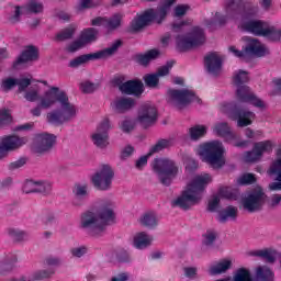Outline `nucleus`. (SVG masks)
I'll return each instance as SVG.
<instances>
[{
	"mask_svg": "<svg viewBox=\"0 0 281 281\" xmlns=\"http://www.w3.org/2000/svg\"><path fill=\"white\" fill-rule=\"evenodd\" d=\"M204 65L212 76H218L223 69V58L218 53H210L204 57Z\"/></svg>",
	"mask_w": 281,
	"mask_h": 281,
	"instance_id": "412c9836",
	"label": "nucleus"
},
{
	"mask_svg": "<svg viewBox=\"0 0 281 281\" xmlns=\"http://www.w3.org/2000/svg\"><path fill=\"white\" fill-rule=\"evenodd\" d=\"M111 128V122L109 119H104L97 127V133L92 134V143L97 148H106L109 146V130Z\"/></svg>",
	"mask_w": 281,
	"mask_h": 281,
	"instance_id": "dca6fc26",
	"label": "nucleus"
},
{
	"mask_svg": "<svg viewBox=\"0 0 281 281\" xmlns=\"http://www.w3.org/2000/svg\"><path fill=\"white\" fill-rule=\"evenodd\" d=\"M113 82L119 87L122 93H125V95H135V98H140L142 93H144V82L139 79H133L124 82V77H115Z\"/></svg>",
	"mask_w": 281,
	"mask_h": 281,
	"instance_id": "9b49d317",
	"label": "nucleus"
},
{
	"mask_svg": "<svg viewBox=\"0 0 281 281\" xmlns=\"http://www.w3.org/2000/svg\"><path fill=\"white\" fill-rule=\"evenodd\" d=\"M9 236L12 238V240H14V243H21V240H25V236L27 235L23 231L10 228Z\"/></svg>",
	"mask_w": 281,
	"mask_h": 281,
	"instance_id": "de8ad7c7",
	"label": "nucleus"
},
{
	"mask_svg": "<svg viewBox=\"0 0 281 281\" xmlns=\"http://www.w3.org/2000/svg\"><path fill=\"white\" fill-rule=\"evenodd\" d=\"M159 56V50L158 49H150L145 54H137L135 56L136 63L138 65H142L143 67H148V64L150 60H155Z\"/></svg>",
	"mask_w": 281,
	"mask_h": 281,
	"instance_id": "7c9ffc66",
	"label": "nucleus"
},
{
	"mask_svg": "<svg viewBox=\"0 0 281 281\" xmlns=\"http://www.w3.org/2000/svg\"><path fill=\"white\" fill-rule=\"evenodd\" d=\"M175 63L168 61L167 65L158 68L156 76L161 77V76H168L170 74V69H172Z\"/></svg>",
	"mask_w": 281,
	"mask_h": 281,
	"instance_id": "13d9d810",
	"label": "nucleus"
},
{
	"mask_svg": "<svg viewBox=\"0 0 281 281\" xmlns=\"http://www.w3.org/2000/svg\"><path fill=\"white\" fill-rule=\"evenodd\" d=\"M122 45H124V42H122V40H116L112 43L110 47L101 49L97 53L80 55L71 59L69 63V67H71L72 69H77V67L89 63V60H100L102 58H109L111 56H114V54H117V50L120 49V47H122Z\"/></svg>",
	"mask_w": 281,
	"mask_h": 281,
	"instance_id": "6e6552de",
	"label": "nucleus"
},
{
	"mask_svg": "<svg viewBox=\"0 0 281 281\" xmlns=\"http://www.w3.org/2000/svg\"><path fill=\"white\" fill-rule=\"evenodd\" d=\"M74 200L72 205L79 207L85 204V199L89 196V186L87 184H75L72 189Z\"/></svg>",
	"mask_w": 281,
	"mask_h": 281,
	"instance_id": "393cba45",
	"label": "nucleus"
},
{
	"mask_svg": "<svg viewBox=\"0 0 281 281\" xmlns=\"http://www.w3.org/2000/svg\"><path fill=\"white\" fill-rule=\"evenodd\" d=\"M111 106L114 113H126L135 106V99L120 97L111 103Z\"/></svg>",
	"mask_w": 281,
	"mask_h": 281,
	"instance_id": "b1692460",
	"label": "nucleus"
},
{
	"mask_svg": "<svg viewBox=\"0 0 281 281\" xmlns=\"http://www.w3.org/2000/svg\"><path fill=\"white\" fill-rule=\"evenodd\" d=\"M82 47H85L83 42L80 40H77L75 42H72L69 46H68V52H78V49H82Z\"/></svg>",
	"mask_w": 281,
	"mask_h": 281,
	"instance_id": "0e129e2a",
	"label": "nucleus"
},
{
	"mask_svg": "<svg viewBox=\"0 0 281 281\" xmlns=\"http://www.w3.org/2000/svg\"><path fill=\"white\" fill-rule=\"evenodd\" d=\"M246 56H258L259 58L267 54V48L262 46L260 41L252 38L245 47Z\"/></svg>",
	"mask_w": 281,
	"mask_h": 281,
	"instance_id": "a878e982",
	"label": "nucleus"
},
{
	"mask_svg": "<svg viewBox=\"0 0 281 281\" xmlns=\"http://www.w3.org/2000/svg\"><path fill=\"white\" fill-rule=\"evenodd\" d=\"M256 114L251 111H246L240 108V105L235 104L231 110V120H237V126L244 128V126H250L251 119L255 117Z\"/></svg>",
	"mask_w": 281,
	"mask_h": 281,
	"instance_id": "6ab92c4d",
	"label": "nucleus"
},
{
	"mask_svg": "<svg viewBox=\"0 0 281 281\" xmlns=\"http://www.w3.org/2000/svg\"><path fill=\"white\" fill-rule=\"evenodd\" d=\"M12 122V115L10 114V110H1L0 111V126H7Z\"/></svg>",
	"mask_w": 281,
	"mask_h": 281,
	"instance_id": "864d4df0",
	"label": "nucleus"
},
{
	"mask_svg": "<svg viewBox=\"0 0 281 281\" xmlns=\"http://www.w3.org/2000/svg\"><path fill=\"white\" fill-rule=\"evenodd\" d=\"M212 183V176L210 173L198 175L187 186V189L182 191L173 202V207H180L181 210H190L192 205H196L199 201L203 199L205 188Z\"/></svg>",
	"mask_w": 281,
	"mask_h": 281,
	"instance_id": "7ed1b4c3",
	"label": "nucleus"
},
{
	"mask_svg": "<svg viewBox=\"0 0 281 281\" xmlns=\"http://www.w3.org/2000/svg\"><path fill=\"white\" fill-rule=\"evenodd\" d=\"M114 177L115 171L113 170V167L110 165H102L101 168L91 177V181L97 190L106 192L108 190H111Z\"/></svg>",
	"mask_w": 281,
	"mask_h": 281,
	"instance_id": "9d476101",
	"label": "nucleus"
},
{
	"mask_svg": "<svg viewBox=\"0 0 281 281\" xmlns=\"http://www.w3.org/2000/svg\"><path fill=\"white\" fill-rule=\"evenodd\" d=\"M206 133H207V128L205 127V125H195L189 130L190 138L193 142L201 139V137H205Z\"/></svg>",
	"mask_w": 281,
	"mask_h": 281,
	"instance_id": "58836bf2",
	"label": "nucleus"
},
{
	"mask_svg": "<svg viewBox=\"0 0 281 281\" xmlns=\"http://www.w3.org/2000/svg\"><path fill=\"white\" fill-rule=\"evenodd\" d=\"M80 89L83 93H93L95 91V83L89 81L82 82Z\"/></svg>",
	"mask_w": 281,
	"mask_h": 281,
	"instance_id": "680f3d73",
	"label": "nucleus"
},
{
	"mask_svg": "<svg viewBox=\"0 0 281 281\" xmlns=\"http://www.w3.org/2000/svg\"><path fill=\"white\" fill-rule=\"evenodd\" d=\"M223 143L213 140L200 146L199 155L202 157V161L212 166V168H223L225 166V159H223Z\"/></svg>",
	"mask_w": 281,
	"mask_h": 281,
	"instance_id": "423d86ee",
	"label": "nucleus"
},
{
	"mask_svg": "<svg viewBox=\"0 0 281 281\" xmlns=\"http://www.w3.org/2000/svg\"><path fill=\"white\" fill-rule=\"evenodd\" d=\"M24 8L32 14H38L43 12V3L38 2V0H29Z\"/></svg>",
	"mask_w": 281,
	"mask_h": 281,
	"instance_id": "c03bdc74",
	"label": "nucleus"
},
{
	"mask_svg": "<svg viewBox=\"0 0 281 281\" xmlns=\"http://www.w3.org/2000/svg\"><path fill=\"white\" fill-rule=\"evenodd\" d=\"M153 170L158 173L160 183L168 187L179 175V165L170 158H156L153 162Z\"/></svg>",
	"mask_w": 281,
	"mask_h": 281,
	"instance_id": "0eeeda50",
	"label": "nucleus"
},
{
	"mask_svg": "<svg viewBox=\"0 0 281 281\" xmlns=\"http://www.w3.org/2000/svg\"><path fill=\"white\" fill-rule=\"evenodd\" d=\"M85 45H89V43H93L98 41V31L95 27L85 29L79 37Z\"/></svg>",
	"mask_w": 281,
	"mask_h": 281,
	"instance_id": "f704fd0d",
	"label": "nucleus"
},
{
	"mask_svg": "<svg viewBox=\"0 0 281 281\" xmlns=\"http://www.w3.org/2000/svg\"><path fill=\"white\" fill-rule=\"evenodd\" d=\"M263 37L269 41H281V31L277 30L274 26H266Z\"/></svg>",
	"mask_w": 281,
	"mask_h": 281,
	"instance_id": "79ce46f5",
	"label": "nucleus"
},
{
	"mask_svg": "<svg viewBox=\"0 0 281 281\" xmlns=\"http://www.w3.org/2000/svg\"><path fill=\"white\" fill-rule=\"evenodd\" d=\"M36 60H38V48L34 45H29L13 63V69H16L19 65H25V63H34Z\"/></svg>",
	"mask_w": 281,
	"mask_h": 281,
	"instance_id": "4be33fe9",
	"label": "nucleus"
},
{
	"mask_svg": "<svg viewBox=\"0 0 281 281\" xmlns=\"http://www.w3.org/2000/svg\"><path fill=\"white\" fill-rule=\"evenodd\" d=\"M146 87H149V89H155L159 85V75L157 74H147L143 78Z\"/></svg>",
	"mask_w": 281,
	"mask_h": 281,
	"instance_id": "a18cd8bd",
	"label": "nucleus"
},
{
	"mask_svg": "<svg viewBox=\"0 0 281 281\" xmlns=\"http://www.w3.org/2000/svg\"><path fill=\"white\" fill-rule=\"evenodd\" d=\"M267 22H262L260 20H250L243 24V30L245 32H249L255 36H265V31L267 30Z\"/></svg>",
	"mask_w": 281,
	"mask_h": 281,
	"instance_id": "5701e85b",
	"label": "nucleus"
},
{
	"mask_svg": "<svg viewBox=\"0 0 281 281\" xmlns=\"http://www.w3.org/2000/svg\"><path fill=\"white\" fill-rule=\"evenodd\" d=\"M25 144H27V138L25 137L14 135L2 137L0 139V161L1 159H5L12 150H16V148H21Z\"/></svg>",
	"mask_w": 281,
	"mask_h": 281,
	"instance_id": "ddd939ff",
	"label": "nucleus"
},
{
	"mask_svg": "<svg viewBox=\"0 0 281 281\" xmlns=\"http://www.w3.org/2000/svg\"><path fill=\"white\" fill-rule=\"evenodd\" d=\"M255 150L257 151V155L262 158L265 153L271 154L273 153V142L271 140H261L254 144Z\"/></svg>",
	"mask_w": 281,
	"mask_h": 281,
	"instance_id": "e433bc0d",
	"label": "nucleus"
},
{
	"mask_svg": "<svg viewBox=\"0 0 281 281\" xmlns=\"http://www.w3.org/2000/svg\"><path fill=\"white\" fill-rule=\"evenodd\" d=\"M157 108L145 103L138 109L137 122L143 128H150L157 122Z\"/></svg>",
	"mask_w": 281,
	"mask_h": 281,
	"instance_id": "4468645a",
	"label": "nucleus"
},
{
	"mask_svg": "<svg viewBox=\"0 0 281 281\" xmlns=\"http://www.w3.org/2000/svg\"><path fill=\"white\" fill-rule=\"evenodd\" d=\"M116 258L119 262H131V255L126 250H121L117 252Z\"/></svg>",
	"mask_w": 281,
	"mask_h": 281,
	"instance_id": "338daca9",
	"label": "nucleus"
},
{
	"mask_svg": "<svg viewBox=\"0 0 281 281\" xmlns=\"http://www.w3.org/2000/svg\"><path fill=\"white\" fill-rule=\"evenodd\" d=\"M238 216V209L236 206H227L218 213L220 223H227V218L236 220Z\"/></svg>",
	"mask_w": 281,
	"mask_h": 281,
	"instance_id": "473e14b6",
	"label": "nucleus"
},
{
	"mask_svg": "<svg viewBox=\"0 0 281 281\" xmlns=\"http://www.w3.org/2000/svg\"><path fill=\"white\" fill-rule=\"evenodd\" d=\"M56 102L60 104V109L47 113L46 117L49 124L61 126L65 122L76 117V106L69 102L67 92L58 87H50L49 90L45 91L44 95L40 98L37 106L32 109L31 113L34 117H41L42 109H52Z\"/></svg>",
	"mask_w": 281,
	"mask_h": 281,
	"instance_id": "f257e3e1",
	"label": "nucleus"
},
{
	"mask_svg": "<svg viewBox=\"0 0 281 281\" xmlns=\"http://www.w3.org/2000/svg\"><path fill=\"white\" fill-rule=\"evenodd\" d=\"M23 192L25 194H32L34 192L49 194L52 192V183L47 181L26 180L23 184Z\"/></svg>",
	"mask_w": 281,
	"mask_h": 281,
	"instance_id": "aec40b11",
	"label": "nucleus"
},
{
	"mask_svg": "<svg viewBox=\"0 0 281 281\" xmlns=\"http://www.w3.org/2000/svg\"><path fill=\"white\" fill-rule=\"evenodd\" d=\"M54 144H56V135L48 133L38 134L35 139L34 151L37 155H45V153H49L54 148Z\"/></svg>",
	"mask_w": 281,
	"mask_h": 281,
	"instance_id": "a211bd4d",
	"label": "nucleus"
},
{
	"mask_svg": "<svg viewBox=\"0 0 281 281\" xmlns=\"http://www.w3.org/2000/svg\"><path fill=\"white\" fill-rule=\"evenodd\" d=\"M27 164L26 158H20L11 164H9V170H18V168H23V166Z\"/></svg>",
	"mask_w": 281,
	"mask_h": 281,
	"instance_id": "e2e57ef3",
	"label": "nucleus"
},
{
	"mask_svg": "<svg viewBox=\"0 0 281 281\" xmlns=\"http://www.w3.org/2000/svg\"><path fill=\"white\" fill-rule=\"evenodd\" d=\"M274 88L271 92V95H281V79L280 78H276L272 80Z\"/></svg>",
	"mask_w": 281,
	"mask_h": 281,
	"instance_id": "774afa93",
	"label": "nucleus"
},
{
	"mask_svg": "<svg viewBox=\"0 0 281 281\" xmlns=\"http://www.w3.org/2000/svg\"><path fill=\"white\" fill-rule=\"evenodd\" d=\"M232 269V260L223 259L220 262L213 265L209 269L210 276H221Z\"/></svg>",
	"mask_w": 281,
	"mask_h": 281,
	"instance_id": "c85d7f7f",
	"label": "nucleus"
},
{
	"mask_svg": "<svg viewBox=\"0 0 281 281\" xmlns=\"http://www.w3.org/2000/svg\"><path fill=\"white\" fill-rule=\"evenodd\" d=\"M120 128L123 133H131L135 128V123L131 120H124L120 124Z\"/></svg>",
	"mask_w": 281,
	"mask_h": 281,
	"instance_id": "052dcab7",
	"label": "nucleus"
},
{
	"mask_svg": "<svg viewBox=\"0 0 281 281\" xmlns=\"http://www.w3.org/2000/svg\"><path fill=\"white\" fill-rule=\"evenodd\" d=\"M276 273L267 266H259L256 269L255 281H274Z\"/></svg>",
	"mask_w": 281,
	"mask_h": 281,
	"instance_id": "c756f323",
	"label": "nucleus"
},
{
	"mask_svg": "<svg viewBox=\"0 0 281 281\" xmlns=\"http://www.w3.org/2000/svg\"><path fill=\"white\" fill-rule=\"evenodd\" d=\"M205 43V33L203 29L195 26L189 34L186 35H178L176 37V45L179 52H188V49H192V47H199V45H203Z\"/></svg>",
	"mask_w": 281,
	"mask_h": 281,
	"instance_id": "1a4fd4ad",
	"label": "nucleus"
},
{
	"mask_svg": "<svg viewBox=\"0 0 281 281\" xmlns=\"http://www.w3.org/2000/svg\"><path fill=\"white\" fill-rule=\"evenodd\" d=\"M220 194L221 196H223L224 199H228V200H234L236 199V193L232 192V190H229V188H222L220 190Z\"/></svg>",
	"mask_w": 281,
	"mask_h": 281,
	"instance_id": "69168bd1",
	"label": "nucleus"
},
{
	"mask_svg": "<svg viewBox=\"0 0 281 281\" xmlns=\"http://www.w3.org/2000/svg\"><path fill=\"white\" fill-rule=\"evenodd\" d=\"M114 221L113 203L106 202L97 211V215L89 211L83 213L81 215V227L87 229V234L92 238H100L104 234L106 225Z\"/></svg>",
	"mask_w": 281,
	"mask_h": 281,
	"instance_id": "f03ea898",
	"label": "nucleus"
},
{
	"mask_svg": "<svg viewBox=\"0 0 281 281\" xmlns=\"http://www.w3.org/2000/svg\"><path fill=\"white\" fill-rule=\"evenodd\" d=\"M16 262V255L10 254L9 256H7L2 261H0L1 274L5 276V272L12 271Z\"/></svg>",
	"mask_w": 281,
	"mask_h": 281,
	"instance_id": "c9c22d12",
	"label": "nucleus"
},
{
	"mask_svg": "<svg viewBox=\"0 0 281 281\" xmlns=\"http://www.w3.org/2000/svg\"><path fill=\"white\" fill-rule=\"evenodd\" d=\"M234 86L237 87L236 97L239 102H246L248 104H252V106H257V109H263L265 102H262L259 98L256 97V93L251 91L249 86L245 83L249 82V75L245 70H239L233 77Z\"/></svg>",
	"mask_w": 281,
	"mask_h": 281,
	"instance_id": "39448f33",
	"label": "nucleus"
},
{
	"mask_svg": "<svg viewBox=\"0 0 281 281\" xmlns=\"http://www.w3.org/2000/svg\"><path fill=\"white\" fill-rule=\"evenodd\" d=\"M16 79L15 78H7L4 80H2L1 82V89L2 91H12V89H14V87H16Z\"/></svg>",
	"mask_w": 281,
	"mask_h": 281,
	"instance_id": "603ef678",
	"label": "nucleus"
},
{
	"mask_svg": "<svg viewBox=\"0 0 281 281\" xmlns=\"http://www.w3.org/2000/svg\"><path fill=\"white\" fill-rule=\"evenodd\" d=\"M183 273L189 280H194V278H196V273H199V269L196 267H184Z\"/></svg>",
	"mask_w": 281,
	"mask_h": 281,
	"instance_id": "bf43d9fd",
	"label": "nucleus"
},
{
	"mask_svg": "<svg viewBox=\"0 0 281 281\" xmlns=\"http://www.w3.org/2000/svg\"><path fill=\"white\" fill-rule=\"evenodd\" d=\"M244 159L247 164H254L256 161H259L261 157L258 156V151L256 150V147H252V150L245 153Z\"/></svg>",
	"mask_w": 281,
	"mask_h": 281,
	"instance_id": "3c124183",
	"label": "nucleus"
},
{
	"mask_svg": "<svg viewBox=\"0 0 281 281\" xmlns=\"http://www.w3.org/2000/svg\"><path fill=\"white\" fill-rule=\"evenodd\" d=\"M170 146H172V138H161L154 146L150 147L148 151V157H153L155 153H161V150H166V148H170Z\"/></svg>",
	"mask_w": 281,
	"mask_h": 281,
	"instance_id": "72a5a7b5",
	"label": "nucleus"
},
{
	"mask_svg": "<svg viewBox=\"0 0 281 281\" xmlns=\"http://www.w3.org/2000/svg\"><path fill=\"white\" fill-rule=\"evenodd\" d=\"M147 1H156V0H147ZM177 0H166V2L159 5L156 10L148 9L143 14L138 15V18L134 19L131 23V32H139V30H144L146 25H150L153 21L161 24L168 16V12L170 7L173 5Z\"/></svg>",
	"mask_w": 281,
	"mask_h": 281,
	"instance_id": "20e7f679",
	"label": "nucleus"
},
{
	"mask_svg": "<svg viewBox=\"0 0 281 281\" xmlns=\"http://www.w3.org/2000/svg\"><path fill=\"white\" fill-rule=\"evenodd\" d=\"M214 133H216L218 137H224L226 142H234L237 138L236 134L232 132V128L225 122L217 123L214 126Z\"/></svg>",
	"mask_w": 281,
	"mask_h": 281,
	"instance_id": "bb28decb",
	"label": "nucleus"
},
{
	"mask_svg": "<svg viewBox=\"0 0 281 281\" xmlns=\"http://www.w3.org/2000/svg\"><path fill=\"white\" fill-rule=\"evenodd\" d=\"M24 98L27 102H36V100L41 101V97L38 95V90H27V91H25Z\"/></svg>",
	"mask_w": 281,
	"mask_h": 281,
	"instance_id": "4d7b16f0",
	"label": "nucleus"
},
{
	"mask_svg": "<svg viewBox=\"0 0 281 281\" xmlns=\"http://www.w3.org/2000/svg\"><path fill=\"white\" fill-rule=\"evenodd\" d=\"M153 243V237L148 236L146 233H138L134 237V247L136 249H146Z\"/></svg>",
	"mask_w": 281,
	"mask_h": 281,
	"instance_id": "2f4dec72",
	"label": "nucleus"
},
{
	"mask_svg": "<svg viewBox=\"0 0 281 281\" xmlns=\"http://www.w3.org/2000/svg\"><path fill=\"white\" fill-rule=\"evenodd\" d=\"M122 25V15L114 14L112 18L108 19L105 21V30L109 32H113L114 30H117Z\"/></svg>",
	"mask_w": 281,
	"mask_h": 281,
	"instance_id": "ea45409f",
	"label": "nucleus"
},
{
	"mask_svg": "<svg viewBox=\"0 0 281 281\" xmlns=\"http://www.w3.org/2000/svg\"><path fill=\"white\" fill-rule=\"evenodd\" d=\"M56 271L54 269L48 270H40L33 274V280H47L48 278H52Z\"/></svg>",
	"mask_w": 281,
	"mask_h": 281,
	"instance_id": "09e8293b",
	"label": "nucleus"
},
{
	"mask_svg": "<svg viewBox=\"0 0 281 281\" xmlns=\"http://www.w3.org/2000/svg\"><path fill=\"white\" fill-rule=\"evenodd\" d=\"M140 225H143V227H147L148 229H155V227L158 225L157 215H155L153 212L145 213L140 217Z\"/></svg>",
	"mask_w": 281,
	"mask_h": 281,
	"instance_id": "4c0bfd02",
	"label": "nucleus"
},
{
	"mask_svg": "<svg viewBox=\"0 0 281 281\" xmlns=\"http://www.w3.org/2000/svg\"><path fill=\"white\" fill-rule=\"evenodd\" d=\"M239 186H252L256 182V176L254 173H245L237 180Z\"/></svg>",
	"mask_w": 281,
	"mask_h": 281,
	"instance_id": "8fccbe9b",
	"label": "nucleus"
},
{
	"mask_svg": "<svg viewBox=\"0 0 281 281\" xmlns=\"http://www.w3.org/2000/svg\"><path fill=\"white\" fill-rule=\"evenodd\" d=\"M16 82L19 93H23L32 85V80L29 78L16 79Z\"/></svg>",
	"mask_w": 281,
	"mask_h": 281,
	"instance_id": "6e6d98bb",
	"label": "nucleus"
},
{
	"mask_svg": "<svg viewBox=\"0 0 281 281\" xmlns=\"http://www.w3.org/2000/svg\"><path fill=\"white\" fill-rule=\"evenodd\" d=\"M234 281H254V278H251V272L249 270L239 268L234 276Z\"/></svg>",
	"mask_w": 281,
	"mask_h": 281,
	"instance_id": "37998d69",
	"label": "nucleus"
},
{
	"mask_svg": "<svg viewBox=\"0 0 281 281\" xmlns=\"http://www.w3.org/2000/svg\"><path fill=\"white\" fill-rule=\"evenodd\" d=\"M265 201V192L262 189L255 190L250 192L244 200H243V207L247 210L250 214L254 212H258L260 207H262V202Z\"/></svg>",
	"mask_w": 281,
	"mask_h": 281,
	"instance_id": "f3484780",
	"label": "nucleus"
},
{
	"mask_svg": "<svg viewBox=\"0 0 281 281\" xmlns=\"http://www.w3.org/2000/svg\"><path fill=\"white\" fill-rule=\"evenodd\" d=\"M245 10V3L243 0H232L226 7V15L218 12L215 13V20L218 25H225L227 19H236L240 12Z\"/></svg>",
	"mask_w": 281,
	"mask_h": 281,
	"instance_id": "2eb2a0df",
	"label": "nucleus"
},
{
	"mask_svg": "<svg viewBox=\"0 0 281 281\" xmlns=\"http://www.w3.org/2000/svg\"><path fill=\"white\" fill-rule=\"evenodd\" d=\"M269 175H277L276 181L269 184V190L280 191L281 190V159H277L269 169Z\"/></svg>",
	"mask_w": 281,
	"mask_h": 281,
	"instance_id": "cd10ccee",
	"label": "nucleus"
},
{
	"mask_svg": "<svg viewBox=\"0 0 281 281\" xmlns=\"http://www.w3.org/2000/svg\"><path fill=\"white\" fill-rule=\"evenodd\" d=\"M203 245L206 247H212L216 240V233L212 231H207L205 235H203Z\"/></svg>",
	"mask_w": 281,
	"mask_h": 281,
	"instance_id": "5fc2aeb1",
	"label": "nucleus"
},
{
	"mask_svg": "<svg viewBox=\"0 0 281 281\" xmlns=\"http://www.w3.org/2000/svg\"><path fill=\"white\" fill-rule=\"evenodd\" d=\"M75 32L76 30H74L72 27L64 29L61 32L57 33L56 41H69V38L74 37Z\"/></svg>",
	"mask_w": 281,
	"mask_h": 281,
	"instance_id": "49530a36",
	"label": "nucleus"
},
{
	"mask_svg": "<svg viewBox=\"0 0 281 281\" xmlns=\"http://www.w3.org/2000/svg\"><path fill=\"white\" fill-rule=\"evenodd\" d=\"M250 256L262 258L266 262H276V256L269 249L255 250L250 252Z\"/></svg>",
	"mask_w": 281,
	"mask_h": 281,
	"instance_id": "a19ab883",
	"label": "nucleus"
},
{
	"mask_svg": "<svg viewBox=\"0 0 281 281\" xmlns=\"http://www.w3.org/2000/svg\"><path fill=\"white\" fill-rule=\"evenodd\" d=\"M168 95L170 98V101L176 103V106H178L179 109H181V106H188V104H190L191 102H195V100H198V102H201V99L196 97V93L189 89H169Z\"/></svg>",
	"mask_w": 281,
	"mask_h": 281,
	"instance_id": "f8f14e48",
	"label": "nucleus"
}]
</instances>
